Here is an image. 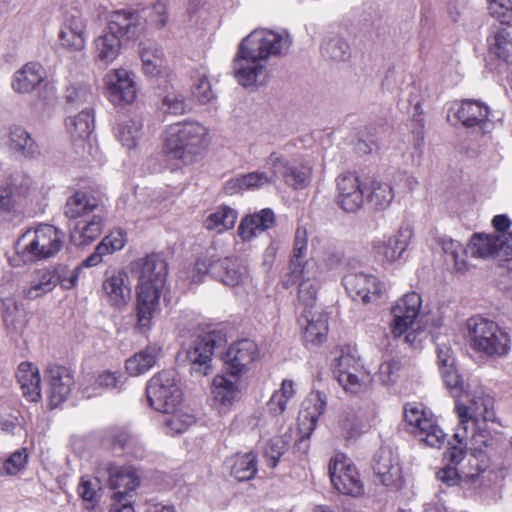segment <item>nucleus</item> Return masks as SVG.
Here are the masks:
<instances>
[{
    "label": "nucleus",
    "instance_id": "52",
    "mask_svg": "<svg viewBox=\"0 0 512 512\" xmlns=\"http://www.w3.org/2000/svg\"><path fill=\"white\" fill-rule=\"evenodd\" d=\"M294 387L291 380H283L279 390H276L267 403V409L275 416L283 414L288 401L294 396Z\"/></svg>",
    "mask_w": 512,
    "mask_h": 512
},
{
    "label": "nucleus",
    "instance_id": "29",
    "mask_svg": "<svg viewBox=\"0 0 512 512\" xmlns=\"http://www.w3.org/2000/svg\"><path fill=\"white\" fill-rule=\"evenodd\" d=\"M100 211L98 199L85 191H76L64 206L65 216L77 221Z\"/></svg>",
    "mask_w": 512,
    "mask_h": 512
},
{
    "label": "nucleus",
    "instance_id": "7",
    "mask_svg": "<svg viewBox=\"0 0 512 512\" xmlns=\"http://www.w3.org/2000/svg\"><path fill=\"white\" fill-rule=\"evenodd\" d=\"M63 233L52 225H40L26 231L17 241L16 250L24 262L48 259L56 255L63 244Z\"/></svg>",
    "mask_w": 512,
    "mask_h": 512
},
{
    "label": "nucleus",
    "instance_id": "51",
    "mask_svg": "<svg viewBox=\"0 0 512 512\" xmlns=\"http://www.w3.org/2000/svg\"><path fill=\"white\" fill-rule=\"evenodd\" d=\"M489 51L504 62H512V41L506 29H501L488 39Z\"/></svg>",
    "mask_w": 512,
    "mask_h": 512
},
{
    "label": "nucleus",
    "instance_id": "16",
    "mask_svg": "<svg viewBox=\"0 0 512 512\" xmlns=\"http://www.w3.org/2000/svg\"><path fill=\"white\" fill-rule=\"evenodd\" d=\"M259 359L257 344L251 339H241L232 343L224 357L225 370L232 377L245 374Z\"/></svg>",
    "mask_w": 512,
    "mask_h": 512
},
{
    "label": "nucleus",
    "instance_id": "48",
    "mask_svg": "<svg viewBox=\"0 0 512 512\" xmlns=\"http://www.w3.org/2000/svg\"><path fill=\"white\" fill-rule=\"evenodd\" d=\"M175 407L164 418V424L170 434H180L186 431L189 427L195 424V416L188 410Z\"/></svg>",
    "mask_w": 512,
    "mask_h": 512
},
{
    "label": "nucleus",
    "instance_id": "56",
    "mask_svg": "<svg viewBox=\"0 0 512 512\" xmlns=\"http://www.w3.org/2000/svg\"><path fill=\"white\" fill-rule=\"evenodd\" d=\"M322 52L333 60L343 61L350 56V47L344 38L335 36L325 43Z\"/></svg>",
    "mask_w": 512,
    "mask_h": 512
},
{
    "label": "nucleus",
    "instance_id": "64",
    "mask_svg": "<svg viewBox=\"0 0 512 512\" xmlns=\"http://www.w3.org/2000/svg\"><path fill=\"white\" fill-rule=\"evenodd\" d=\"M192 94L201 104H207L215 98L206 75H199L192 86Z\"/></svg>",
    "mask_w": 512,
    "mask_h": 512
},
{
    "label": "nucleus",
    "instance_id": "12",
    "mask_svg": "<svg viewBox=\"0 0 512 512\" xmlns=\"http://www.w3.org/2000/svg\"><path fill=\"white\" fill-rule=\"evenodd\" d=\"M335 379L345 392L358 394L365 385L367 375L359 359L350 353L341 352L332 362Z\"/></svg>",
    "mask_w": 512,
    "mask_h": 512
},
{
    "label": "nucleus",
    "instance_id": "36",
    "mask_svg": "<svg viewBox=\"0 0 512 512\" xmlns=\"http://www.w3.org/2000/svg\"><path fill=\"white\" fill-rule=\"evenodd\" d=\"M16 377L23 394L30 401H38L41 398V378L39 369L32 363L22 362L18 366Z\"/></svg>",
    "mask_w": 512,
    "mask_h": 512
},
{
    "label": "nucleus",
    "instance_id": "45",
    "mask_svg": "<svg viewBox=\"0 0 512 512\" xmlns=\"http://www.w3.org/2000/svg\"><path fill=\"white\" fill-rule=\"evenodd\" d=\"M338 426L345 439L355 438L360 435L365 426V415L359 409L347 407L339 417Z\"/></svg>",
    "mask_w": 512,
    "mask_h": 512
},
{
    "label": "nucleus",
    "instance_id": "1",
    "mask_svg": "<svg viewBox=\"0 0 512 512\" xmlns=\"http://www.w3.org/2000/svg\"><path fill=\"white\" fill-rule=\"evenodd\" d=\"M291 39L286 31L255 29L239 44L233 59V74L243 87L265 85L269 78L267 59L285 54Z\"/></svg>",
    "mask_w": 512,
    "mask_h": 512
},
{
    "label": "nucleus",
    "instance_id": "62",
    "mask_svg": "<svg viewBox=\"0 0 512 512\" xmlns=\"http://www.w3.org/2000/svg\"><path fill=\"white\" fill-rule=\"evenodd\" d=\"M402 368L403 365L400 359L386 360L379 367V378L384 384L394 383L400 376Z\"/></svg>",
    "mask_w": 512,
    "mask_h": 512
},
{
    "label": "nucleus",
    "instance_id": "39",
    "mask_svg": "<svg viewBox=\"0 0 512 512\" xmlns=\"http://www.w3.org/2000/svg\"><path fill=\"white\" fill-rule=\"evenodd\" d=\"M9 147L23 157L35 158L40 154L39 145L22 126L13 125L8 132Z\"/></svg>",
    "mask_w": 512,
    "mask_h": 512
},
{
    "label": "nucleus",
    "instance_id": "21",
    "mask_svg": "<svg viewBox=\"0 0 512 512\" xmlns=\"http://www.w3.org/2000/svg\"><path fill=\"white\" fill-rule=\"evenodd\" d=\"M66 126L76 153L89 152L94 129L92 111L87 107L83 108L76 116L67 119Z\"/></svg>",
    "mask_w": 512,
    "mask_h": 512
},
{
    "label": "nucleus",
    "instance_id": "17",
    "mask_svg": "<svg viewBox=\"0 0 512 512\" xmlns=\"http://www.w3.org/2000/svg\"><path fill=\"white\" fill-rule=\"evenodd\" d=\"M86 27L87 21L83 14L76 9L70 11L59 31L60 46L69 52L84 50L87 39Z\"/></svg>",
    "mask_w": 512,
    "mask_h": 512
},
{
    "label": "nucleus",
    "instance_id": "6",
    "mask_svg": "<svg viewBox=\"0 0 512 512\" xmlns=\"http://www.w3.org/2000/svg\"><path fill=\"white\" fill-rule=\"evenodd\" d=\"M470 347L489 358L506 356L511 348V339L505 329L493 320L475 316L467 321Z\"/></svg>",
    "mask_w": 512,
    "mask_h": 512
},
{
    "label": "nucleus",
    "instance_id": "57",
    "mask_svg": "<svg viewBox=\"0 0 512 512\" xmlns=\"http://www.w3.org/2000/svg\"><path fill=\"white\" fill-rule=\"evenodd\" d=\"M288 443L282 437L270 439L264 449V457L270 468H275L279 459L287 451Z\"/></svg>",
    "mask_w": 512,
    "mask_h": 512
},
{
    "label": "nucleus",
    "instance_id": "47",
    "mask_svg": "<svg viewBox=\"0 0 512 512\" xmlns=\"http://www.w3.org/2000/svg\"><path fill=\"white\" fill-rule=\"evenodd\" d=\"M143 122L140 118L125 119L118 124L117 137L127 149L136 147L142 135Z\"/></svg>",
    "mask_w": 512,
    "mask_h": 512
},
{
    "label": "nucleus",
    "instance_id": "3",
    "mask_svg": "<svg viewBox=\"0 0 512 512\" xmlns=\"http://www.w3.org/2000/svg\"><path fill=\"white\" fill-rule=\"evenodd\" d=\"M209 129L196 121L170 125L164 140L165 153L184 164L196 162L209 145Z\"/></svg>",
    "mask_w": 512,
    "mask_h": 512
},
{
    "label": "nucleus",
    "instance_id": "46",
    "mask_svg": "<svg viewBox=\"0 0 512 512\" xmlns=\"http://www.w3.org/2000/svg\"><path fill=\"white\" fill-rule=\"evenodd\" d=\"M298 282V301L299 305L302 307L301 312H305L307 310H320L316 306L319 281L316 278L315 270L311 271L309 275L301 276Z\"/></svg>",
    "mask_w": 512,
    "mask_h": 512
},
{
    "label": "nucleus",
    "instance_id": "5",
    "mask_svg": "<svg viewBox=\"0 0 512 512\" xmlns=\"http://www.w3.org/2000/svg\"><path fill=\"white\" fill-rule=\"evenodd\" d=\"M421 296L410 292L400 298L392 307V333L395 338H403L404 343L413 349L420 348L426 338L427 315L420 314Z\"/></svg>",
    "mask_w": 512,
    "mask_h": 512
},
{
    "label": "nucleus",
    "instance_id": "58",
    "mask_svg": "<svg viewBox=\"0 0 512 512\" xmlns=\"http://www.w3.org/2000/svg\"><path fill=\"white\" fill-rule=\"evenodd\" d=\"M57 279V285L60 284L65 290H70L77 285L81 266H76L70 269L67 265H58L52 269Z\"/></svg>",
    "mask_w": 512,
    "mask_h": 512
},
{
    "label": "nucleus",
    "instance_id": "53",
    "mask_svg": "<svg viewBox=\"0 0 512 512\" xmlns=\"http://www.w3.org/2000/svg\"><path fill=\"white\" fill-rule=\"evenodd\" d=\"M368 198L376 208L385 209L394 198L393 188L387 183L374 180L371 183V192Z\"/></svg>",
    "mask_w": 512,
    "mask_h": 512
},
{
    "label": "nucleus",
    "instance_id": "19",
    "mask_svg": "<svg viewBox=\"0 0 512 512\" xmlns=\"http://www.w3.org/2000/svg\"><path fill=\"white\" fill-rule=\"evenodd\" d=\"M104 80L109 99L113 104H129L135 100L136 84L128 70L113 69L105 75Z\"/></svg>",
    "mask_w": 512,
    "mask_h": 512
},
{
    "label": "nucleus",
    "instance_id": "27",
    "mask_svg": "<svg viewBox=\"0 0 512 512\" xmlns=\"http://www.w3.org/2000/svg\"><path fill=\"white\" fill-rule=\"evenodd\" d=\"M108 30L118 35L119 38H137L144 29L141 16L131 10H116L110 14Z\"/></svg>",
    "mask_w": 512,
    "mask_h": 512
},
{
    "label": "nucleus",
    "instance_id": "35",
    "mask_svg": "<svg viewBox=\"0 0 512 512\" xmlns=\"http://www.w3.org/2000/svg\"><path fill=\"white\" fill-rule=\"evenodd\" d=\"M0 311L6 328L14 333H21L27 325V313L15 297L7 296L0 300Z\"/></svg>",
    "mask_w": 512,
    "mask_h": 512
},
{
    "label": "nucleus",
    "instance_id": "40",
    "mask_svg": "<svg viewBox=\"0 0 512 512\" xmlns=\"http://www.w3.org/2000/svg\"><path fill=\"white\" fill-rule=\"evenodd\" d=\"M44 80V70L38 63H27L14 74L13 89L19 93H28Z\"/></svg>",
    "mask_w": 512,
    "mask_h": 512
},
{
    "label": "nucleus",
    "instance_id": "41",
    "mask_svg": "<svg viewBox=\"0 0 512 512\" xmlns=\"http://www.w3.org/2000/svg\"><path fill=\"white\" fill-rule=\"evenodd\" d=\"M93 44L95 59L105 65L112 63L120 54V38L108 29L99 35Z\"/></svg>",
    "mask_w": 512,
    "mask_h": 512
},
{
    "label": "nucleus",
    "instance_id": "50",
    "mask_svg": "<svg viewBox=\"0 0 512 512\" xmlns=\"http://www.w3.org/2000/svg\"><path fill=\"white\" fill-rule=\"evenodd\" d=\"M236 220L237 212L234 209L228 206H221L207 217L205 227L209 230L216 229L220 232L233 228Z\"/></svg>",
    "mask_w": 512,
    "mask_h": 512
},
{
    "label": "nucleus",
    "instance_id": "44",
    "mask_svg": "<svg viewBox=\"0 0 512 512\" xmlns=\"http://www.w3.org/2000/svg\"><path fill=\"white\" fill-rule=\"evenodd\" d=\"M231 474L238 481L252 479L257 473V456L253 452L237 453L227 461Z\"/></svg>",
    "mask_w": 512,
    "mask_h": 512
},
{
    "label": "nucleus",
    "instance_id": "34",
    "mask_svg": "<svg viewBox=\"0 0 512 512\" xmlns=\"http://www.w3.org/2000/svg\"><path fill=\"white\" fill-rule=\"evenodd\" d=\"M489 109L479 101L464 100L456 112V117L466 127L479 126L484 132L488 126Z\"/></svg>",
    "mask_w": 512,
    "mask_h": 512
},
{
    "label": "nucleus",
    "instance_id": "37",
    "mask_svg": "<svg viewBox=\"0 0 512 512\" xmlns=\"http://www.w3.org/2000/svg\"><path fill=\"white\" fill-rule=\"evenodd\" d=\"M239 377H232L225 370L224 375H217L213 379L212 394L217 402L224 406L232 405L240 398Z\"/></svg>",
    "mask_w": 512,
    "mask_h": 512
},
{
    "label": "nucleus",
    "instance_id": "10",
    "mask_svg": "<svg viewBox=\"0 0 512 512\" xmlns=\"http://www.w3.org/2000/svg\"><path fill=\"white\" fill-rule=\"evenodd\" d=\"M195 270L197 275H194V281L200 282L204 275L210 274L214 279L231 287L239 285L244 277V269L237 259L229 257L216 259L209 250L206 255L197 260Z\"/></svg>",
    "mask_w": 512,
    "mask_h": 512
},
{
    "label": "nucleus",
    "instance_id": "23",
    "mask_svg": "<svg viewBox=\"0 0 512 512\" xmlns=\"http://www.w3.org/2000/svg\"><path fill=\"white\" fill-rule=\"evenodd\" d=\"M45 377L49 382V399L52 408L57 407L67 400L74 384L73 376L69 369L57 364H49Z\"/></svg>",
    "mask_w": 512,
    "mask_h": 512
},
{
    "label": "nucleus",
    "instance_id": "13",
    "mask_svg": "<svg viewBox=\"0 0 512 512\" xmlns=\"http://www.w3.org/2000/svg\"><path fill=\"white\" fill-rule=\"evenodd\" d=\"M464 252L480 259L512 256V233L474 234Z\"/></svg>",
    "mask_w": 512,
    "mask_h": 512
},
{
    "label": "nucleus",
    "instance_id": "31",
    "mask_svg": "<svg viewBox=\"0 0 512 512\" xmlns=\"http://www.w3.org/2000/svg\"><path fill=\"white\" fill-rule=\"evenodd\" d=\"M109 477L108 483L114 493L134 494L140 485V478L132 466H118L110 464L107 468Z\"/></svg>",
    "mask_w": 512,
    "mask_h": 512
},
{
    "label": "nucleus",
    "instance_id": "8",
    "mask_svg": "<svg viewBox=\"0 0 512 512\" xmlns=\"http://www.w3.org/2000/svg\"><path fill=\"white\" fill-rule=\"evenodd\" d=\"M146 394L151 407L161 413H169L182 401V391L173 371L155 374L147 382Z\"/></svg>",
    "mask_w": 512,
    "mask_h": 512
},
{
    "label": "nucleus",
    "instance_id": "33",
    "mask_svg": "<svg viewBox=\"0 0 512 512\" xmlns=\"http://www.w3.org/2000/svg\"><path fill=\"white\" fill-rule=\"evenodd\" d=\"M57 286L55 273L50 268L35 270L31 276L28 286L22 291L24 298L34 300L51 292Z\"/></svg>",
    "mask_w": 512,
    "mask_h": 512
},
{
    "label": "nucleus",
    "instance_id": "55",
    "mask_svg": "<svg viewBox=\"0 0 512 512\" xmlns=\"http://www.w3.org/2000/svg\"><path fill=\"white\" fill-rule=\"evenodd\" d=\"M101 483L97 478L81 477L78 485V494L85 501L91 503V507L100 499Z\"/></svg>",
    "mask_w": 512,
    "mask_h": 512
},
{
    "label": "nucleus",
    "instance_id": "26",
    "mask_svg": "<svg viewBox=\"0 0 512 512\" xmlns=\"http://www.w3.org/2000/svg\"><path fill=\"white\" fill-rule=\"evenodd\" d=\"M413 236L409 225L401 226L395 235L374 245L375 253L382 261L395 262L402 257Z\"/></svg>",
    "mask_w": 512,
    "mask_h": 512
},
{
    "label": "nucleus",
    "instance_id": "15",
    "mask_svg": "<svg viewBox=\"0 0 512 512\" xmlns=\"http://www.w3.org/2000/svg\"><path fill=\"white\" fill-rule=\"evenodd\" d=\"M266 166L276 179H282L285 184L294 189L305 188L311 176V169L305 165H293L278 152H272L266 159Z\"/></svg>",
    "mask_w": 512,
    "mask_h": 512
},
{
    "label": "nucleus",
    "instance_id": "59",
    "mask_svg": "<svg viewBox=\"0 0 512 512\" xmlns=\"http://www.w3.org/2000/svg\"><path fill=\"white\" fill-rule=\"evenodd\" d=\"M488 11L490 15L502 24L512 23V4L510 0H490Z\"/></svg>",
    "mask_w": 512,
    "mask_h": 512
},
{
    "label": "nucleus",
    "instance_id": "18",
    "mask_svg": "<svg viewBox=\"0 0 512 512\" xmlns=\"http://www.w3.org/2000/svg\"><path fill=\"white\" fill-rule=\"evenodd\" d=\"M347 293L355 301L369 303L379 298L382 284L374 275L363 272L349 273L343 278Z\"/></svg>",
    "mask_w": 512,
    "mask_h": 512
},
{
    "label": "nucleus",
    "instance_id": "4",
    "mask_svg": "<svg viewBox=\"0 0 512 512\" xmlns=\"http://www.w3.org/2000/svg\"><path fill=\"white\" fill-rule=\"evenodd\" d=\"M455 411L459 422L458 426H464L471 432V448L485 450L494 445L497 439L491 435L487 428V422L495 420L494 402L488 396H476L464 404L459 400L455 402Z\"/></svg>",
    "mask_w": 512,
    "mask_h": 512
},
{
    "label": "nucleus",
    "instance_id": "2",
    "mask_svg": "<svg viewBox=\"0 0 512 512\" xmlns=\"http://www.w3.org/2000/svg\"><path fill=\"white\" fill-rule=\"evenodd\" d=\"M131 271L136 274V329L141 333L148 332L153 319L160 310V297L166 283L168 266L159 253H151L130 264Z\"/></svg>",
    "mask_w": 512,
    "mask_h": 512
},
{
    "label": "nucleus",
    "instance_id": "43",
    "mask_svg": "<svg viewBox=\"0 0 512 512\" xmlns=\"http://www.w3.org/2000/svg\"><path fill=\"white\" fill-rule=\"evenodd\" d=\"M125 245V237L121 231H113L105 236L96 246L95 251L79 265L82 267H94L102 261V257L120 250Z\"/></svg>",
    "mask_w": 512,
    "mask_h": 512
},
{
    "label": "nucleus",
    "instance_id": "24",
    "mask_svg": "<svg viewBox=\"0 0 512 512\" xmlns=\"http://www.w3.org/2000/svg\"><path fill=\"white\" fill-rule=\"evenodd\" d=\"M337 202L347 212H356L364 203V193L358 176L344 173L337 178Z\"/></svg>",
    "mask_w": 512,
    "mask_h": 512
},
{
    "label": "nucleus",
    "instance_id": "14",
    "mask_svg": "<svg viewBox=\"0 0 512 512\" xmlns=\"http://www.w3.org/2000/svg\"><path fill=\"white\" fill-rule=\"evenodd\" d=\"M225 342V337L219 331L212 330L198 335L187 350V359L192 369L206 375L215 350Z\"/></svg>",
    "mask_w": 512,
    "mask_h": 512
},
{
    "label": "nucleus",
    "instance_id": "11",
    "mask_svg": "<svg viewBox=\"0 0 512 512\" xmlns=\"http://www.w3.org/2000/svg\"><path fill=\"white\" fill-rule=\"evenodd\" d=\"M328 472L333 487L341 494L359 496L363 485L359 473L352 461L344 454L338 453L331 458Z\"/></svg>",
    "mask_w": 512,
    "mask_h": 512
},
{
    "label": "nucleus",
    "instance_id": "60",
    "mask_svg": "<svg viewBox=\"0 0 512 512\" xmlns=\"http://www.w3.org/2000/svg\"><path fill=\"white\" fill-rule=\"evenodd\" d=\"M161 109L168 114L182 115L186 111L185 98L178 91H170L162 99Z\"/></svg>",
    "mask_w": 512,
    "mask_h": 512
},
{
    "label": "nucleus",
    "instance_id": "25",
    "mask_svg": "<svg viewBox=\"0 0 512 512\" xmlns=\"http://www.w3.org/2000/svg\"><path fill=\"white\" fill-rule=\"evenodd\" d=\"M373 470L378 481L391 489L402 485V473L398 458L390 450H380L374 460Z\"/></svg>",
    "mask_w": 512,
    "mask_h": 512
},
{
    "label": "nucleus",
    "instance_id": "20",
    "mask_svg": "<svg viewBox=\"0 0 512 512\" xmlns=\"http://www.w3.org/2000/svg\"><path fill=\"white\" fill-rule=\"evenodd\" d=\"M307 233L298 228L295 233L292 255L289 261V272L285 280V286H292L300 280L301 276L309 275L314 269V264L307 259Z\"/></svg>",
    "mask_w": 512,
    "mask_h": 512
},
{
    "label": "nucleus",
    "instance_id": "63",
    "mask_svg": "<svg viewBox=\"0 0 512 512\" xmlns=\"http://www.w3.org/2000/svg\"><path fill=\"white\" fill-rule=\"evenodd\" d=\"M445 386L451 395L458 400L463 392V381L458 374L455 366L440 370Z\"/></svg>",
    "mask_w": 512,
    "mask_h": 512
},
{
    "label": "nucleus",
    "instance_id": "9",
    "mask_svg": "<svg viewBox=\"0 0 512 512\" xmlns=\"http://www.w3.org/2000/svg\"><path fill=\"white\" fill-rule=\"evenodd\" d=\"M404 418L411 427V432L421 443L440 448L446 439L443 429L437 424L436 418L426 412L421 405L407 404L404 408Z\"/></svg>",
    "mask_w": 512,
    "mask_h": 512
},
{
    "label": "nucleus",
    "instance_id": "32",
    "mask_svg": "<svg viewBox=\"0 0 512 512\" xmlns=\"http://www.w3.org/2000/svg\"><path fill=\"white\" fill-rule=\"evenodd\" d=\"M275 224V215L271 209H263L260 212L248 215L241 220L238 228L240 237L244 241H249Z\"/></svg>",
    "mask_w": 512,
    "mask_h": 512
},
{
    "label": "nucleus",
    "instance_id": "49",
    "mask_svg": "<svg viewBox=\"0 0 512 512\" xmlns=\"http://www.w3.org/2000/svg\"><path fill=\"white\" fill-rule=\"evenodd\" d=\"M140 57L146 75L155 76L160 73L163 64V52L155 44H141Z\"/></svg>",
    "mask_w": 512,
    "mask_h": 512
},
{
    "label": "nucleus",
    "instance_id": "61",
    "mask_svg": "<svg viewBox=\"0 0 512 512\" xmlns=\"http://www.w3.org/2000/svg\"><path fill=\"white\" fill-rule=\"evenodd\" d=\"M438 243L441 245L444 253L452 257L457 270L462 271L466 269V262L460 258L459 254L462 251V245L458 241L443 236L438 238Z\"/></svg>",
    "mask_w": 512,
    "mask_h": 512
},
{
    "label": "nucleus",
    "instance_id": "22",
    "mask_svg": "<svg viewBox=\"0 0 512 512\" xmlns=\"http://www.w3.org/2000/svg\"><path fill=\"white\" fill-rule=\"evenodd\" d=\"M299 325L303 328V341L309 348L322 345L328 335V318L322 310H307L301 312Z\"/></svg>",
    "mask_w": 512,
    "mask_h": 512
},
{
    "label": "nucleus",
    "instance_id": "28",
    "mask_svg": "<svg viewBox=\"0 0 512 512\" xmlns=\"http://www.w3.org/2000/svg\"><path fill=\"white\" fill-rule=\"evenodd\" d=\"M103 290L112 306H125L131 298L128 274L123 270L112 272L104 280Z\"/></svg>",
    "mask_w": 512,
    "mask_h": 512
},
{
    "label": "nucleus",
    "instance_id": "54",
    "mask_svg": "<svg viewBox=\"0 0 512 512\" xmlns=\"http://www.w3.org/2000/svg\"><path fill=\"white\" fill-rule=\"evenodd\" d=\"M94 98L92 88L84 83H75L67 88L66 99L71 107L90 103Z\"/></svg>",
    "mask_w": 512,
    "mask_h": 512
},
{
    "label": "nucleus",
    "instance_id": "42",
    "mask_svg": "<svg viewBox=\"0 0 512 512\" xmlns=\"http://www.w3.org/2000/svg\"><path fill=\"white\" fill-rule=\"evenodd\" d=\"M471 432L464 426H458L453 436V442H449V447L444 454L447 464L458 466L466 456L467 450L482 452L471 448Z\"/></svg>",
    "mask_w": 512,
    "mask_h": 512
},
{
    "label": "nucleus",
    "instance_id": "38",
    "mask_svg": "<svg viewBox=\"0 0 512 512\" xmlns=\"http://www.w3.org/2000/svg\"><path fill=\"white\" fill-rule=\"evenodd\" d=\"M162 348L157 345H148L140 352L126 360V370L131 376H139L155 366L160 358Z\"/></svg>",
    "mask_w": 512,
    "mask_h": 512
},
{
    "label": "nucleus",
    "instance_id": "30",
    "mask_svg": "<svg viewBox=\"0 0 512 512\" xmlns=\"http://www.w3.org/2000/svg\"><path fill=\"white\" fill-rule=\"evenodd\" d=\"M103 223L102 211L76 221L71 228V241L77 246L89 244L101 235Z\"/></svg>",
    "mask_w": 512,
    "mask_h": 512
}]
</instances>
